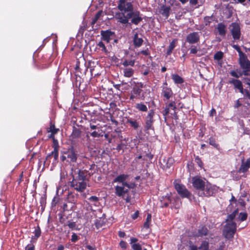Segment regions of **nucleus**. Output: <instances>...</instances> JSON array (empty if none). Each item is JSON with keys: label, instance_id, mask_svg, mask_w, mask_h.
Segmentation results:
<instances>
[{"label": "nucleus", "instance_id": "f257e3e1", "mask_svg": "<svg viewBox=\"0 0 250 250\" xmlns=\"http://www.w3.org/2000/svg\"><path fill=\"white\" fill-rule=\"evenodd\" d=\"M116 18L122 24H125L128 23L129 20H131L130 23L138 25L143 20L142 14L138 10L131 11V12L125 14L124 13H117L116 14Z\"/></svg>", "mask_w": 250, "mask_h": 250}, {"label": "nucleus", "instance_id": "f03ea898", "mask_svg": "<svg viewBox=\"0 0 250 250\" xmlns=\"http://www.w3.org/2000/svg\"><path fill=\"white\" fill-rule=\"evenodd\" d=\"M239 63L243 70L242 72L238 74L235 71L232 70L230 72V75L236 78H238L242 75H249L250 72V61L248 59L247 55L239 58Z\"/></svg>", "mask_w": 250, "mask_h": 250}, {"label": "nucleus", "instance_id": "7ed1b4c3", "mask_svg": "<svg viewBox=\"0 0 250 250\" xmlns=\"http://www.w3.org/2000/svg\"><path fill=\"white\" fill-rule=\"evenodd\" d=\"M53 144L52 147L54 148L53 151L51 153L47 155L45 158V160L44 162V165L49 166L51 163L50 159L53 158L52 165L55 166L58 163V157H59V145L58 140L55 139L52 140Z\"/></svg>", "mask_w": 250, "mask_h": 250}, {"label": "nucleus", "instance_id": "20e7f679", "mask_svg": "<svg viewBox=\"0 0 250 250\" xmlns=\"http://www.w3.org/2000/svg\"><path fill=\"white\" fill-rule=\"evenodd\" d=\"M218 192V187L214 185H212L208 181L202 190L198 192V195L200 197H207L214 196Z\"/></svg>", "mask_w": 250, "mask_h": 250}, {"label": "nucleus", "instance_id": "39448f33", "mask_svg": "<svg viewBox=\"0 0 250 250\" xmlns=\"http://www.w3.org/2000/svg\"><path fill=\"white\" fill-rule=\"evenodd\" d=\"M208 181L200 176H195L191 178V183L193 187L200 192Z\"/></svg>", "mask_w": 250, "mask_h": 250}, {"label": "nucleus", "instance_id": "423d86ee", "mask_svg": "<svg viewBox=\"0 0 250 250\" xmlns=\"http://www.w3.org/2000/svg\"><path fill=\"white\" fill-rule=\"evenodd\" d=\"M155 112L154 109H150L147 115L144 117L145 119V129L146 131L150 129H154L153 124L155 121L154 116Z\"/></svg>", "mask_w": 250, "mask_h": 250}, {"label": "nucleus", "instance_id": "0eeeda50", "mask_svg": "<svg viewBox=\"0 0 250 250\" xmlns=\"http://www.w3.org/2000/svg\"><path fill=\"white\" fill-rule=\"evenodd\" d=\"M236 231V224L234 222H228L224 227L223 235L228 239L233 237Z\"/></svg>", "mask_w": 250, "mask_h": 250}, {"label": "nucleus", "instance_id": "6e6552de", "mask_svg": "<svg viewBox=\"0 0 250 250\" xmlns=\"http://www.w3.org/2000/svg\"><path fill=\"white\" fill-rule=\"evenodd\" d=\"M174 184L176 190L182 198H187L191 201L192 194L184 185L180 183Z\"/></svg>", "mask_w": 250, "mask_h": 250}, {"label": "nucleus", "instance_id": "1a4fd4ad", "mask_svg": "<svg viewBox=\"0 0 250 250\" xmlns=\"http://www.w3.org/2000/svg\"><path fill=\"white\" fill-rule=\"evenodd\" d=\"M117 8L121 11L120 13H124L125 14L131 12L134 9L132 2L127 1V0H119Z\"/></svg>", "mask_w": 250, "mask_h": 250}, {"label": "nucleus", "instance_id": "9d476101", "mask_svg": "<svg viewBox=\"0 0 250 250\" xmlns=\"http://www.w3.org/2000/svg\"><path fill=\"white\" fill-rule=\"evenodd\" d=\"M147 90L142 93L143 90L138 86H134L130 91L129 100L134 101L135 100H144L145 98V94Z\"/></svg>", "mask_w": 250, "mask_h": 250}, {"label": "nucleus", "instance_id": "9b49d317", "mask_svg": "<svg viewBox=\"0 0 250 250\" xmlns=\"http://www.w3.org/2000/svg\"><path fill=\"white\" fill-rule=\"evenodd\" d=\"M70 186L79 192H83L86 188V183L84 181H79L77 179L73 178L70 182Z\"/></svg>", "mask_w": 250, "mask_h": 250}, {"label": "nucleus", "instance_id": "f8f14e48", "mask_svg": "<svg viewBox=\"0 0 250 250\" xmlns=\"http://www.w3.org/2000/svg\"><path fill=\"white\" fill-rule=\"evenodd\" d=\"M230 26L231 27L230 32L234 40H239L241 36L240 27L239 25L236 22H233Z\"/></svg>", "mask_w": 250, "mask_h": 250}, {"label": "nucleus", "instance_id": "ddd939ff", "mask_svg": "<svg viewBox=\"0 0 250 250\" xmlns=\"http://www.w3.org/2000/svg\"><path fill=\"white\" fill-rule=\"evenodd\" d=\"M200 35L198 32H193L188 34L186 39V41L189 44H195L200 41Z\"/></svg>", "mask_w": 250, "mask_h": 250}, {"label": "nucleus", "instance_id": "4468645a", "mask_svg": "<svg viewBox=\"0 0 250 250\" xmlns=\"http://www.w3.org/2000/svg\"><path fill=\"white\" fill-rule=\"evenodd\" d=\"M65 154L67 155V161L70 164L77 162L78 155L73 147L69 149L65 152Z\"/></svg>", "mask_w": 250, "mask_h": 250}, {"label": "nucleus", "instance_id": "2eb2a0df", "mask_svg": "<svg viewBox=\"0 0 250 250\" xmlns=\"http://www.w3.org/2000/svg\"><path fill=\"white\" fill-rule=\"evenodd\" d=\"M82 131L79 128L73 126L72 132L70 135V140L72 143H75L81 137Z\"/></svg>", "mask_w": 250, "mask_h": 250}, {"label": "nucleus", "instance_id": "dca6fc26", "mask_svg": "<svg viewBox=\"0 0 250 250\" xmlns=\"http://www.w3.org/2000/svg\"><path fill=\"white\" fill-rule=\"evenodd\" d=\"M250 167V157L246 161L243 157L241 160V165L238 169L239 173H246Z\"/></svg>", "mask_w": 250, "mask_h": 250}, {"label": "nucleus", "instance_id": "f3484780", "mask_svg": "<svg viewBox=\"0 0 250 250\" xmlns=\"http://www.w3.org/2000/svg\"><path fill=\"white\" fill-rule=\"evenodd\" d=\"M102 40L105 41L107 43H109L111 40V37L115 35L114 32L110 30L105 31L102 30L101 32Z\"/></svg>", "mask_w": 250, "mask_h": 250}, {"label": "nucleus", "instance_id": "a211bd4d", "mask_svg": "<svg viewBox=\"0 0 250 250\" xmlns=\"http://www.w3.org/2000/svg\"><path fill=\"white\" fill-rule=\"evenodd\" d=\"M170 10V6L162 5L159 8V12L164 17L167 19L169 16Z\"/></svg>", "mask_w": 250, "mask_h": 250}, {"label": "nucleus", "instance_id": "6ab92c4d", "mask_svg": "<svg viewBox=\"0 0 250 250\" xmlns=\"http://www.w3.org/2000/svg\"><path fill=\"white\" fill-rule=\"evenodd\" d=\"M41 229L39 225H38L35 229V230L33 232L34 234V236H32L31 238V243H35L37 242V239L40 237L41 235Z\"/></svg>", "mask_w": 250, "mask_h": 250}, {"label": "nucleus", "instance_id": "aec40b11", "mask_svg": "<svg viewBox=\"0 0 250 250\" xmlns=\"http://www.w3.org/2000/svg\"><path fill=\"white\" fill-rule=\"evenodd\" d=\"M126 124H129V126L134 130L138 129L140 126L139 123L136 120L130 117L127 118Z\"/></svg>", "mask_w": 250, "mask_h": 250}, {"label": "nucleus", "instance_id": "412c9836", "mask_svg": "<svg viewBox=\"0 0 250 250\" xmlns=\"http://www.w3.org/2000/svg\"><path fill=\"white\" fill-rule=\"evenodd\" d=\"M103 132L102 130L88 131L87 132L86 137H89V136L93 138H99L103 136Z\"/></svg>", "mask_w": 250, "mask_h": 250}, {"label": "nucleus", "instance_id": "4be33fe9", "mask_svg": "<svg viewBox=\"0 0 250 250\" xmlns=\"http://www.w3.org/2000/svg\"><path fill=\"white\" fill-rule=\"evenodd\" d=\"M144 42V40L142 38H139L138 34L136 33L133 38V43L135 48H138L141 46Z\"/></svg>", "mask_w": 250, "mask_h": 250}, {"label": "nucleus", "instance_id": "5701e85b", "mask_svg": "<svg viewBox=\"0 0 250 250\" xmlns=\"http://www.w3.org/2000/svg\"><path fill=\"white\" fill-rule=\"evenodd\" d=\"M162 94L163 96L167 100H169L172 96L173 92L171 89L167 86H163L162 89Z\"/></svg>", "mask_w": 250, "mask_h": 250}, {"label": "nucleus", "instance_id": "b1692460", "mask_svg": "<svg viewBox=\"0 0 250 250\" xmlns=\"http://www.w3.org/2000/svg\"><path fill=\"white\" fill-rule=\"evenodd\" d=\"M135 107L140 112H146L148 110V107L143 102L137 103L135 105Z\"/></svg>", "mask_w": 250, "mask_h": 250}, {"label": "nucleus", "instance_id": "393cba45", "mask_svg": "<svg viewBox=\"0 0 250 250\" xmlns=\"http://www.w3.org/2000/svg\"><path fill=\"white\" fill-rule=\"evenodd\" d=\"M230 83L234 85L235 88L238 89L239 91L243 90V84L241 81L238 79H232L229 81Z\"/></svg>", "mask_w": 250, "mask_h": 250}, {"label": "nucleus", "instance_id": "a878e982", "mask_svg": "<svg viewBox=\"0 0 250 250\" xmlns=\"http://www.w3.org/2000/svg\"><path fill=\"white\" fill-rule=\"evenodd\" d=\"M219 35L225 36L226 34V26L223 23H219L217 27Z\"/></svg>", "mask_w": 250, "mask_h": 250}, {"label": "nucleus", "instance_id": "bb28decb", "mask_svg": "<svg viewBox=\"0 0 250 250\" xmlns=\"http://www.w3.org/2000/svg\"><path fill=\"white\" fill-rule=\"evenodd\" d=\"M128 177L129 175L128 174H120L113 180V183H121L122 182H123L124 181H125Z\"/></svg>", "mask_w": 250, "mask_h": 250}, {"label": "nucleus", "instance_id": "cd10ccee", "mask_svg": "<svg viewBox=\"0 0 250 250\" xmlns=\"http://www.w3.org/2000/svg\"><path fill=\"white\" fill-rule=\"evenodd\" d=\"M208 143L210 145L213 146L216 149L220 150L221 149L220 145L218 143H217L216 141V139L212 136H211L208 139Z\"/></svg>", "mask_w": 250, "mask_h": 250}, {"label": "nucleus", "instance_id": "c85d7f7f", "mask_svg": "<svg viewBox=\"0 0 250 250\" xmlns=\"http://www.w3.org/2000/svg\"><path fill=\"white\" fill-rule=\"evenodd\" d=\"M87 171L79 169L78 172V179L79 181H84L86 179Z\"/></svg>", "mask_w": 250, "mask_h": 250}, {"label": "nucleus", "instance_id": "c756f323", "mask_svg": "<svg viewBox=\"0 0 250 250\" xmlns=\"http://www.w3.org/2000/svg\"><path fill=\"white\" fill-rule=\"evenodd\" d=\"M171 77L175 84H181L184 82V79L178 74H172Z\"/></svg>", "mask_w": 250, "mask_h": 250}, {"label": "nucleus", "instance_id": "7c9ffc66", "mask_svg": "<svg viewBox=\"0 0 250 250\" xmlns=\"http://www.w3.org/2000/svg\"><path fill=\"white\" fill-rule=\"evenodd\" d=\"M123 72L125 77L130 78L133 75L134 70L131 68H125L124 69Z\"/></svg>", "mask_w": 250, "mask_h": 250}, {"label": "nucleus", "instance_id": "2f4dec72", "mask_svg": "<svg viewBox=\"0 0 250 250\" xmlns=\"http://www.w3.org/2000/svg\"><path fill=\"white\" fill-rule=\"evenodd\" d=\"M208 230L205 226L202 227L201 229H199L197 233V236L202 237L208 235Z\"/></svg>", "mask_w": 250, "mask_h": 250}, {"label": "nucleus", "instance_id": "473e14b6", "mask_svg": "<svg viewBox=\"0 0 250 250\" xmlns=\"http://www.w3.org/2000/svg\"><path fill=\"white\" fill-rule=\"evenodd\" d=\"M115 193L119 197H123L124 192V188L123 187L117 186L115 187Z\"/></svg>", "mask_w": 250, "mask_h": 250}, {"label": "nucleus", "instance_id": "72a5a7b5", "mask_svg": "<svg viewBox=\"0 0 250 250\" xmlns=\"http://www.w3.org/2000/svg\"><path fill=\"white\" fill-rule=\"evenodd\" d=\"M102 126L99 124L95 125L92 123L89 124V127L87 128V130L89 131L102 130Z\"/></svg>", "mask_w": 250, "mask_h": 250}, {"label": "nucleus", "instance_id": "f704fd0d", "mask_svg": "<svg viewBox=\"0 0 250 250\" xmlns=\"http://www.w3.org/2000/svg\"><path fill=\"white\" fill-rule=\"evenodd\" d=\"M176 40H173L170 43L167 50V55H169L171 54L172 50L175 47Z\"/></svg>", "mask_w": 250, "mask_h": 250}, {"label": "nucleus", "instance_id": "c9c22d12", "mask_svg": "<svg viewBox=\"0 0 250 250\" xmlns=\"http://www.w3.org/2000/svg\"><path fill=\"white\" fill-rule=\"evenodd\" d=\"M200 250H209V242L206 240L202 241L200 246L198 247Z\"/></svg>", "mask_w": 250, "mask_h": 250}, {"label": "nucleus", "instance_id": "e433bc0d", "mask_svg": "<svg viewBox=\"0 0 250 250\" xmlns=\"http://www.w3.org/2000/svg\"><path fill=\"white\" fill-rule=\"evenodd\" d=\"M47 132H51L53 133H57L59 131V128L55 127V124L52 121L50 122V127L47 130Z\"/></svg>", "mask_w": 250, "mask_h": 250}, {"label": "nucleus", "instance_id": "4c0bfd02", "mask_svg": "<svg viewBox=\"0 0 250 250\" xmlns=\"http://www.w3.org/2000/svg\"><path fill=\"white\" fill-rule=\"evenodd\" d=\"M103 10H99L95 15L94 17L93 18L92 21L91 22V25L93 26V25L97 22V21L99 19L100 17L101 16L102 14L103 13Z\"/></svg>", "mask_w": 250, "mask_h": 250}, {"label": "nucleus", "instance_id": "58836bf2", "mask_svg": "<svg viewBox=\"0 0 250 250\" xmlns=\"http://www.w3.org/2000/svg\"><path fill=\"white\" fill-rule=\"evenodd\" d=\"M140 72L143 76H147L150 72V68L149 66L143 65L141 67Z\"/></svg>", "mask_w": 250, "mask_h": 250}, {"label": "nucleus", "instance_id": "ea45409f", "mask_svg": "<svg viewBox=\"0 0 250 250\" xmlns=\"http://www.w3.org/2000/svg\"><path fill=\"white\" fill-rule=\"evenodd\" d=\"M97 47H98L99 49H100L102 52L105 53L106 54L108 53L105 44L102 41H100L97 43Z\"/></svg>", "mask_w": 250, "mask_h": 250}, {"label": "nucleus", "instance_id": "a19ab883", "mask_svg": "<svg viewBox=\"0 0 250 250\" xmlns=\"http://www.w3.org/2000/svg\"><path fill=\"white\" fill-rule=\"evenodd\" d=\"M151 221V215L150 213H148L147 215L146 219L145 222L144 224V227L146 229H148L150 222Z\"/></svg>", "mask_w": 250, "mask_h": 250}, {"label": "nucleus", "instance_id": "79ce46f5", "mask_svg": "<svg viewBox=\"0 0 250 250\" xmlns=\"http://www.w3.org/2000/svg\"><path fill=\"white\" fill-rule=\"evenodd\" d=\"M67 226L72 230H78L76 223L68 221Z\"/></svg>", "mask_w": 250, "mask_h": 250}, {"label": "nucleus", "instance_id": "37998d69", "mask_svg": "<svg viewBox=\"0 0 250 250\" xmlns=\"http://www.w3.org/2000/svg\"><path fill=\"white\" fill-rule=\"evenodd\" d=\"M122 64L125 67L128 65L133 66L135 64V61L134 60H131L130 61L125 60L123 62Z\"/></svg>", "mask_w": 250, "mask_h": 250}, {"label": "nucleus", "instance_id": "c03bdc74", "mask_svg": "<svg viewBox=\"0 0 250 250\" xmlns=\"http://www.w3.org/2000/svg\"><path fill=\"white\" fill-rule=\"evenodd\" d=\"M68 201L71 203H75L76 201V196L72 193H69L67 196Z\"/></svg>", "mask_w": 250, "mask_h": 250}, {"label": "nucleus", "instance_id": "a18cd8bd", "mask_svg": "<svg viewBox=\"0 0 250 250\" xmlns=\"http://www.w3.org/2000/svg\"><path fill=\"white\" fill-rule=\"evenodd\" d=\"M240 92L244 95V99L248 98L250 100V92L247 89H244L243 88L242 91H240Z\"/></svg>", "mask_w": 250, "mask_h": 250}, {"label": "nucleus", "instance_id": "49530a36", "mask_svg": "<svg viewBox=\"0 0 250 250\" xmlns=\"http://www.w3.org/2000/svg\"><path fill=\"white\" fill-rule=\"evenodd\" d=\"M195 162L197 164V165L201 168L203 167V163L202 161V160L198 156H195Z\"/></svg>", "mask_w": 250, "mask_h": 250}, {"label": "nucleus", "instance_id": "de8ad7c7", "mask_svg": "<svg viewBox=\"0 0 250 250\" xmlns=\"http://www.w3.org/2000/svg\"><path fill=\"white\" fill-rule=\"evenodd\" d=\"M223 57V53L221 51H218L214 55V59L215 60L219 61Z\"/></svg>", "mask_w": 250, "mask_h": 250}, {"label": "nucleus", "instance_id": "09e8293b", "mask_svg": "<svg viewBox=\"0 0 250 250\" xmlns=\"http://www.w3.org/2000/svg\"><path fill=\"white\" fill-rule=\"evenodd\" d=\"M236 211H234L232 213L228 215L227 217V219H226V222H233L232 220L234 219L236 216Z\"/></svg>", "mask_w": 250, "mask_h": 250}, {"label": "nucleus", "instance_id": "8fccbe9b", "mask_svg": "<svg viewBox=\"0 0 250 250\" xmlns=\"http://www.w3.org/2000/svg\"><path fill=\"white\" fill-rule=\"evenodd\" d=\"M205 25L206 26H209L211 22L212 16H206L204 18Z\"/></svg>", "mask_w": 250, "mask_h": 250}, {"label": "nucleus", "instance_id": "3c124183", "mask_svg": "<svg viewBox=\"0 0 250 250\" xmlns=\"http://www.w3.org/2000/svg\"><path fill=\"white\" fill-rule=\"evenodd\" d=\"M166 106L170 109L171 108L173 110H175L176 109V103L174 101L170 102Z\"/></svg>", "mask_w": 250, "mask_h": 250}, {"label": "nucleus", "instance_id": "603ef678", "mask_svg": "<svg viewBox=\"0 0 250 250\" xmlns=\"http://www.w3.org/2000/svg\"><path fill=\"white\" fill-rule=\"evenodd\" d=\"M131 248L133 250H142V246L139 243L132 244Z\"/></svg>", "mask_w": 250, "mask_h": 250}, {"label": "nucleus", "instance_id": "864d4df0", "mask_svg": "<svg viewBox=\"0 0 250 250\" xmlns=\"http://www.w3.org/2000/svg\"><path fill=\"white\" fill-rule=\"evenodd\" d=\"M247 216H248V215H247V213H246V212H241L240 213V215H239L240 220L241 221H245L247 219Z\"/></svg>", "mask_w": 250, "mask_h": 250}, {"label": "nucleus", "instance_id": "5fc2aeb1", "mask_svg": "<svg viewBox=\"0 0 250 250\" xmlns=\"http://www.w3.org/2000/svg\"><path fill=\"white\" fill-rule=\"evenodd\" d=\"M198 50L199 49L196 46L192 45L190 49V53L192 54H195L197 53Z\"/></svg>", "mask_w": 250, "mask_h": 250}, {"label": "nucleus", "instance_id": "6e6d98bb", "mask_svg": "<svg viewBox=\"0 0 250 250\" xmlns=\"http://www.w3.org/2000/svg\"><path fill=\"white\" fill-rule=\"evenodd\" d=\"M138 55H139V54H143V55L146 56L150 55V52H149V51L148 50V48H147L146 49L142 50L140 52H139L138 53Z\"/></svg>", "mask_w": 250, "mask_h": 250}, {"label": "nucleus", "instance_id": "4d7b16f0", "mask_svg": "<svg viewBox=\"0 0 250 250\" xmlns=\"http://www.w3.org/2000/svg\"><path fill=\"white\" fill-rule=\"evenodd\" d=\"M79 239V237L75 233H73L71 236V240L72 242L75 243L77 242Z\"/></svg>", "mask_w": 250, "mask_h": 250}, {"label": "nucleus", "instance_id": "13d9d810", "mask_svg": "<svg viewBox=\"0 0 250 250\" xmlns=\"http://www.w3.org/2000/svg\"><path fill=\"white\" fill-rule=\"evenodd\" d=\"M110 120L111 121L112 124L115 125V126L118 125L119 122L113 118V116L112 115H110Z\"/></svg>", "mask_w": 250, "mask_h": 250}, {"label": "nucleus", "instance_id": "bf43d9fd", "mask_svg": "<svg viewBox=\"0 0 250 250\" xmlns=\"http://www.w3.org/2000/svg\"><path fill=\"white\" fill-rule=\"evenodd\" d=\"M236 50L238 52V54H239V58H240L245 55H246L244 53H243L240 46H238V48H236Z\"/></svg>", "mask_w": 250, "mask_h": 250}, {"label": "nucleus", "instance_id": "052dcab7", "mask_svg": "<svg viewBox=\"0 0 250 250\" xmlns=\"http://www.w3.org/2000/svg\"><path fill=\"white\" fill-rule=\"evenodd\" d=\"M35 246L33 245V243L32 244H28L26 246L25 248V250H35Z\"/></svg>", "mask_w": 250, "mask_h": 250}, {"label": "nucleus", "instance_id": "680f3d73", "mask_svg": "<svg viewBox=\"0 0 250 250\" xmlns=\"http://www.w3.org/2000/svg\"><path fill=\"white\" fill-rule=\"evenodd\" d=\"M89 68H90V71L91 75L92 76H93V75L94 76H95L99 74V73L98 72H95V68H92V67L90 65V66L89 67Z\"/></svg>", "mask_w": 250, "mask_h": 250}, {"label": "nucleus", "instance_id": "e2e57ef3", "mask_svg": "<svg viewBox=\"0 0 250 250\" xmlns=\"http://www.w3.org/2000/svg\"><path fill=\"white\" fill-rule=\"evenodd\" d=\"M189 248L190 250H198V248L196 246L193 245L191 241H189Z\"/></svg>", "mask_w": 250, "mask_h": 250}, {"label": "nucleus", "instance_id": "0e129e2a", "mask_svg": "<svg viewBox=\"0 0 250 250\" xmlns=\"http://www.w3.org/2000/svg\"><path fill=\"white\" fill-rule=\"evenodd\" d=\"M88 200L92 202H97L99 201V198L96 196H92L88 198Z\"/></svg>", "mask_w": 250, "mask_h": 250}, {"label": "nucleus", "instance_id": "69168bd1", "mask_svg": "<svg viewBox=\"0 0 250 250\" xmlns=\"http://www.w3.org/2000/svg\"><path fill=\"white\" fill-rule=\"evenodd\" d=\"M120 246L123 249H126V242L124 241L123 240L121 241L120 242Z\"/></svg>", "mask_w": 250, "mask_h": 250}, {"label": "nucleus", "instance_id": "338daca9", "mask_svg": "<svg viewBox=\"0 0 250 250\" xmlns=\"http://www.w3.org/2000/svg\"><path fill=\"white\" fill-rule=\"evenodd\" d=\"M139 214V212L138 210H137L133 214L131 215L132 219L133 220H135L136 219H137L138 217Z\"/></svg>", "mask_w": 250, "mask_h": 250}, {"label": "nucleus", "instance_id": "774afa93", "mask_svg": "<svg viewBox=\"0 0 250 250\" xmlns=\"http://www.w3.org/2000/svg\"><path fill=\"white\" fill-rule=\"evenodd\" d=\"M169 112H170V109H169V108H168L166 106L165 110L163 111V115L164 116H167L169 113Z\"/></svg>", "mask_w": 250, "mask_h": 250}]
</instances>
